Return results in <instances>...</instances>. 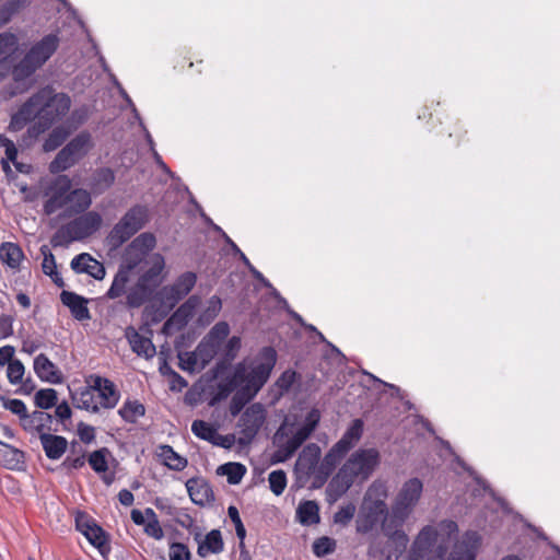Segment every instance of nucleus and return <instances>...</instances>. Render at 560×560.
<instances>
[{
    "mask_svg": "<svg viewBox=\"0 0 560 560\" xmlns=\"http://www.w3.org/2000/svg\"><path fill=\"white\" fill-rule=\"evenodd\" d=\"M84 537L89 540L91 545L98 549V551L104 555L108 552L109 548L107 545V537L105 532L96 524L92 526L85 534Z\"/></svg>",
    "mask_w": 560,
    "mask_h": 560,
    "instance_id": "obj_42",
    "label": "nucleus"
},
{
    "mask_svg": "<svg viewBox=\"0 0 560 560\" xmlns=\"http://www.w3.org/2000/svg\"><path fill=\"white\" fill-rule=\"evenodd\" d=\"M353 482L354 479L348 472L340 469L327 487L328 497L332 501H336L352 486Z\"/></svg>",
    "mask_w": 560,
    "mask_h": 560,
    "instance_id": "obj_32",
    "label": "nucleus"
},
{
    "mask_svg": "<svg viewBox=\"0 0 560 560\" xmlns=\"http://www.w3.org/2000/svg\"><path fill=\"white\" fill-rule=\"evenodd\" d=\"M19 51V38L12 33L0 34V66L14 68L13 62Z\"/></svg>",
    "mask_w": 560,
    "mask_h": 560,
    "instance_id": "obj_25",
    "label": "nucleus"
},
{
    "mask_svg": "<svg viewBox=\"0 0 560 560\" xmlns=\"http://www.w3.org/2000/svg\"><path fill=\"white\" fill-rule=\"evenodd\" d=\"M218 351L219 348H217L215 346H213V343H210L205 339L199 343V346L195 350L203 369L215 357Z\"/></svg>",
    "mask_w": 560,
    "mask_h": 560,
    "instance_id": "obj_49",
    "label": "nucleus"
},
{
    "mask_svg": "<svg viewBox=\"0 0 560 560\" xmlns=\"http://www.w3.org/2000/svg\"><path fill=\"white\" fill-rule=\"evenodd\" d=\"M145 408L137 399H127L118 410V415L126 421L135 423L139 418L144 416Z\"/></svg>",
    "mask_w": 560,
    "mask_h": 560,
    "instance_id": "obj_37",
    "label": "nucleus"
},
{
    "mask_svg": "<svg viewBox=\"0 0 560 560\" xmlns=\"http://www.w3.org/2000/svg\"><path fill=\"white\" fill-rule=\"evenodd\" d=\"M266 421V410L261 404H253L241 416L238 427L237 443L240 445L249 444L257 435L258 431Z\"/></svg>",
    "mask_w": 560,
    "mask_h": 560,
    "instance_id": "obj_13",
    "label": "nucleus"
},
{
    "mask_svg": "<svg viewBox=\"0 0 560 560\" xmlns=\"http://www.w3.org/2000/svg\"><path fill=\"white\" fill-rule=\"evenodd\" d=\"M318 505L314 501L300 503L296 509V518L302 525H314L319 522Z\"/></svg>",
    "mask_w": 560,
    "mask_h": 560,
    "instance_id": "obj_35",
    "label": "nucleus"
},
{
    "mask_svg": "<svg viewBox=\"0 0 560 560\" xmlns=\"http://www.w3.org/2000/svg\"><path fill=\"white\" fill-rule=\"evenodd\" d=\"M24 455L18 448L0 442V462L8 468L14 469L23 463Z\"/></svg>",
    "mask_w": 560,
    "mask_h": 560,
    "instance_id": "obj_38",
    "label": "nucleus"
},
{
    "mask_svg": "<svg viewBox=\"0 0 560 560\" xmlns=\"http://www.w3.org/2000/svg\"><path fill=\"white\" fill-rule=\"evenodd\" d=\"M168 377L170 389L172 392H182L188 385L187 381L174 371L170 372Z\"/></svg>",
    "mask_w": 560,
    "mask_h": 560,
    "instance_id": "obj_63",
    "label": "nucleus"
},
{
    "mask_svg": "<svg viewBox=\"0 0 560 560\" xmlns=\"http://www.w3.org/2000/svg\"><path fill=\"white\" fill-rule=\"evenodd\" d=\"M230 326L226 322L217 323L203 338L220 349L222 341L229 336Z\"/></svg>",
    "mask_w": 560,
    "mask_h": 560,
    "instance_id": "obj_45",
    "label": "nucleus"
},
{
    "mask_svg": "<svg viewBox=\"0 0 560 560\" xmlns=\"http://www.w3.org/2000/svg\"><path fill=\"white\" fill-rule=\"evenodd\" d=\"M197 277L194 272L180 275L172 285L164 287L160 291L161 300L165 306L173 307L185 298L196 284Z\"/></svg>",
    "mask_w": 560,
    "mask_h": 560,
    "instance_id": "obj_16",
    "label": "nucleus"
},
{
    "mask_svg": "<svg viewBox=\"0 0 560 560\" xmlns=\"http://www.w3.org/2000/svg\"><path fill=\"white\" fill-rule=\"evenodd\" d=\"M95 525L96 523L94 522V520H92L88 514L82 512L77 513L75 526L80 533L85 534L92 526Z\"/></svg>",
    "mask_w": 560,
    "mask_h": 560,
    "instance_id": "obj_60",
    "label": "nucleus"
},
{
    "mask_svg": "<svg viewBox=\"0 0 560 560\" xmlns=\"http://www.w3.org/2000/svg\"><path fill=\"white\" fill-rule=\"evenodd\" d=\"M224 548L221 532L212 529L209 532L203 540L199 544L197 553L201 558L208 557L210 553H220Z\"/></svg>",
    "mask_w": 560,
    "mask_h": 560,
    "instance_id": "obj_31",
    "label": "nucleus"
},
{
    "mask_svg": "<svg viewBox=\"0 0 560 560\" xmlns=\"http://www.w3.org/2000/svg\"><path fill=\"white\" fill-rule=\"evenodd\" d=\"M72 188V182L67 175H59L45 187L44 211L50 215L61 210L65 213L68 190Z\"/></svg>",
    "mask_w": 560,
    "mask_h": 560,
    "instance_id": "obj_14",
    "label": "nucleus"
},
{
    "mask_svg": "<svg viewBox=\"0 0 560 560\" xmlns=\"http://www.w3.org/2000/svg\"><path fill=\"white\" fill-rule=\"evenodd\" d=\"M388 487L384 481H374L368 489L357 518V532L366 534L371 532L385 516L390 513L387 509L386 499Z\"/></svg>",
    "mask_w": 560,
    "mask_h": 560,
    "instance_id": "obj_7",
    "label": "nucleus"
},
{
    "mask_svg": "<svg viewBox=\"0 0 560 560\" xmlns=\"http://www.w3.org/2000/svg\"><path fill=\"white\" fill-rule=\"evenodd\" d=\"M241 349V338L233 336L228 340L223 349V357L226 361H232Z\"/></svg>",
    "mask_w": 560,
    "mask_h": 560,
    "instance_id": "obj_58",
    "label": "nucleus"
},
{
    "mask_svg": "<svg viewBox=\"0 0 560 560\" xmlns=\"http://www.w3.org/2000/svg\"><path fill=\"white\" fill-rule=\"evenodd\" d=\"M276 361L275 349L265 347L255 359L244 360L235 366L231 380L219 384L214 399H223L236 390L230 404V412L232 416L238 415L268 381Z\"/></svg>",
    "mask_w": 560,
    "mask_h": 560,
    "instance_id": "obj_3",
    "label": "nucleus"
},
{
    "mask_svg": "<svg viewBox=\"0 0 560 560\" xmlns=\"http://www.w3.org/2000/svg\"><path fill=\"white\" fill-rule=\"evenodd\" d=\"M58 45L59 38L56 34L46 35L36 42L24 58L14 66L13 78L19 81L33 74L52 56Z\"/></svg>",
    "mask_w": 560,
    "mask_h": 560,
    "instance_id": "obj_9",
    "label": "nucleus"
},
{
    "mask_svg": "<svg viewBox=\"0 0 560 560\" xmlns=\"http://www.w3.org/2000/svg\"><path fill=\"white\" fill-rule=\"evenodd\" d=\"M247 469L241 463H226L217 468V474L225 476L230 485H238L244 478Z\"/></svg>",
    "mask_w": 560,
    "mask_h": 560,
    "instance_id": "obj_36",
    "label": "nucleus"
},
{
    "mask_svg": "<svg viewBox=\"0 0 560 560\" xmlns=\"http://www.w3.org/2000/svg\"><path fill=\"white\" fill-rule=\"evenodd\" d=\"M159 459L172 470L180 471L187 466V459L176 453L170 445H160L156 450Z\"/></svg>",
    "mask_w": 560,
    "mask_h": 560,
    "instance_id": "obj_30",
    "label": "nucleus"
},
{
    "mask_svg": "<svg viewBox=\"0 0 560 560\" xmlns=\"http://www.w3.org/2000/svg\"><path fill=\"white\" fill-rule=\"evenodd\" d=\"M131 270L128 268L120 266L118 271L116 272L112 285L106 292V298L109 300H116L119 298H126V304L128 305V294L132 289L130 285L131 279Z\"/></svg>",
    "mask_w": 560,
    "mask_h": 560,
    "instance_id": "obj_20",
    "label": "nucleus"
},
{
    "mask_svg": "<svg viewBox=\"0 0 560 560\" xmlns=\"http://www.w3.org/2000/svg\"><path fill=\"white\" fill-rule=\"evenodd\" d=\"M78 435L83 443H91L95 439V428L84 422H80L78 424Z\"/></svg>",
    "mask_w": 560,
    "mask_h": 560,
    "instance_id": "obj_61",
    "label": "nucleus"
},
{
    "mask_svg": "<svg viewBox=\"0 0 560 560\" xmlns=\"http://www.w3.org/2000/svg\"><path fill=\"white\" fill-rule=\"evenodd\" d=\"M179 368L186 372L194 373L203 370L195 351L180 352L178 354Z\"/></svg>",
    "mask_w": 560,
    "mask_h": 560,
    "instance_id": "obj_47",
    "label": "nucleus"
},
{
    "mask_svg": "<svg viewBox=\"0 0 560 560\" xmlns=\"http://www.w3.org/2000/svg\"><path fill=\"white\" fill-rule=\"evenodd\" d=\"M269 488L275 495H281L287 487V475L282 469L272 470L268 476Z\"/></svg>",
    "mask_w": 560,
    "mask_h": 560,
    "instance_id": "obj_48",
    "label": "nucleus"
},
{
    "mask_svg": "<svg viewBox=\"0 0 560 560\" xmlns=\"http://www.w3.org/2000/svg\"><path fill=\"white\" fill-rule=\"evenodd\" d=\"M190 551L187 546L180 542H173L170 546V560H190Z\"/></svg>",
    "mask_w": 560,
    "mask_h": 560,
    "instance_id": "obj_57",
    "label": "nucleus"
},
{
    "mask_svg": "<svg viewBox=\"0 0 560 560\" xmlns=\"http://www.w3.org/2000/svg\"><path fill=\"white\" fill-rule=\"evenodd\" d=\"M60 299L63 305H66L72 316L77 320H88L91 318L90 311L88 308V300L77 293L62 291L60 294Z\"/></svg>",
    "mask_w": 560,
    "mask_h": 560,
    "instance_id": "obj_22",
    "label": "nucleus"
},
{
    "mask_svg": "<svg viewBox=\"0 0 560 560\" xmlns=\"http://www.w3.org/2000/svg\"><path fill=\"white\" fill-rule=\"evenodd\" d=\"M34 371L42 381L50 384H60L62 382L60 370L43 353L35 358Z\"/></svg>",
    "mask_w": 560,
    "mask_h": 560,
    "instance_id": "obj_23",
    "label": "nucleus"
},
{
    "mask_svg": "<svg viewBox=\"0 0 560 560\" xmlns=\"http://www.w3.org/2000/svg\"><path fill=\"white\" fill-rule=\"evenodd\" d=\"M102 224V217L95 211L86 212L62 226L51 240L54 246H62L83 240L95 233Z\"/></svg>",
    "mask_w": 560,
    "mask_h": 560,
    "instance_id": "obj_10",
    "label": "nucleus"
},
{
    "mask_svg": "<svg viewBox=\"0 0 560 560\" xmlns=\"http://www.w3.org/2000/svg\"><path fill=\"white\" fill-rule=\"evenodd\" d=\"M52 418L49 413L45 411H34L23 418L22 425L31 433H38L40 438L43 434H48Z\"/></svg>",
    "mask_w": 560,
    "mask_h": 560,
    "instance_id": "obj_26",
    "label": "nucleus"
},
{
    "mask_svg": "<svg viewBox=\"0 0 560 560\" xmlns=\"http://www.w3.org/2000/svg\"><path fill=\"white\" fill-rule=\"evenodd\" d=\"M199 303L197 296L189 298L171 317L170 322L175 324H186L192 317L195 308Z\"/></svg>",
    "mask_w": 560,
    "mask_h": 560,
    "instance_id": "obj_40",
    "label": "nucleus"
},
{
    "mask_svg": "<svg viewBox=\"0 0 560 560\" xmlns=\"http://www.w3.org/2000/svg\"><path fill=\"white\" fill-rule=\"evenodd\" d=\"M34 96H42L34 103L37 109V122L32 128L34 135H38L69 112L71 100L65 93H55L49 86L42 89Z\"/></svg>",
    "mask_w": 560,
    "mask_h": 560,
    "instance_id": "obj_8",
    "label": "nucleus"
},
{
    "mask_svg": "<svg viewBox=\"0 0 560 560\" xmlns=\"http://www.w3.org/2000/svg\"><path fill=\"white\" fill-rule=\"evenodd\" d=\"M355 506L352 503H349L345 506H341L339 511L334 516V522L339 525H347L354 516Z\"/></svg>",
    "mask_w": 560,
    "mask_h": 560,
    "instance_id": "obj_56",
    "label": "nucleus"
},
{
    "mask_svg": "<svg viewBox=\"0 0 560 560\" xmlns=\"http://www.w3.org/2000/svg\"><path fill=\"white\" fill-rule=\"evenodd\" d=\"M186 488L191 501L198 505L210 503L213 499L211 488L203 479H188Z\"/></svg>",
    "mask_w": 560,
    "mask_h": 560,
    "instance_id": "obj_27",
    "label": "nucleus"
},
{
    "mask_svg": "<svg viewBox=\"0 0 560 560\" xmlns=\"http://www.w3.org/2000/svg\"><path fill=\"white\" fill-rule=\"evenodd\" d=\"M363 433V421L355 419L343 433L342 438L336 443L338 447L349 452L361 439Z\"/></svg>",
    "mask_w": 560,
    "mask_h": 560,
    "instance_id": "obj_33",
    "label": "nucleus"
},
{
    "mask_svg": "<svg viewBox=\"0 0 560 560\" xmlns=\"http://www.w3.org/2000/svg\"><path fill=\"white\" fill-rule=\"evenodd\" d=\"M457 530V524L451 520L424 526L411 546L408 560H422L427 556L428 560H443L446 547ZM480 544V535L469 530L454 544L446 560H474Z\"/></svg>",
    "mask_w": 560,
    "mask_h": 560,
    "instance_id": "obj_2",
    "label": "nucleus"
},
{
    "mask_svg": "<svg viewBox=\"0 0 560 560\" xmlns=\"http://www.w3.org/2000/svg\"><path fill=\"white\" fill-rule=\"evenodd\" d=\"M13 335V316L10 314L0 315V336L7 338Z\"/></svg>",
    "mask_w": 560,
    "mask_h": 560,
    "instance_id": "obj_62",
    "label": "nucleus"
},
{
    "mask_svg": "<svg viewBox=\"0 0 560 560\" xmlns=\"http://www.w3.org/2000/svg\"><path fill=\"white\" fill-rule=\"evenodd\" d=\"M107 454L106 448L94 451L89 456V464L96 472H105L107 470Z\"/></svg>",
    "mask_w": 560,
    "mask_h": 560,
    "instance_id": "obj_51",
    "label": "nucleus"
},
{
    "mask_svg": "<svg viewBox=\"0 0 560 560\" xmlns=\"http://www.w3.org/2000/svg\"><path fill=\"white\" fill-rule=\"evenodd\" d=\"M70 132L71 128H67L66 126L56 127L55 129H52L48 138L45 140L43 145L44 150L46 152L56 150L65 142Z\"/></svg>",
    "mask_w": 560,
    "mask_h": 560,
    "instance_id": "obj_41",
    "label": "nucleus"
},
{
    "mask_svg": "<svg viewBox=\"0 0 560 560\" xmlns=\"http://www.w3.org/2000/svg\"><path fill=\"white\" fill-rule=\"evenodd\" d=\"M347 453L348 452L338 447L336 444L329 450L319 466V470L324 475V478H327L330 475Z\"/></svg>",
    "mask_w": 560,
    "mask_h": 560,
    "instance_id": "obj_39",
    "label": "nucleus"
},
{
    "mask_svg": "<svg viewBox=\"0 0 560 560\" xmlns=\"http://www.w3.org/2000/svg\"><path fill=\"white\" fill-rule=\"evenodd\" d=\"M191 432L199 439L210 442L212 444L218 430L217 428L203 420H195L191 423Z\"/></svg>",
    "mask_w": 560,
    "mask_h": 560,
    "instance_id": "obj_43",
    "label": "nucleus"
},
{
    "mask_svg": "<svg viewBox=\"0 0 560 560\" xmlns=\"http://www.w3.org/2000/svg\"><path fill=\"white\" fill-rule=\"evenodd\" d=\"M23 257V252L16 244L8 242L0 245V260L8 267L19 268Z\"/></svg>",
    "mask_w": 560,
    "mask_h": 560,
    "instance_id": "obj_34",
    "label": "nucleus"
},
{
    "mask_svg": "<svg viewBox=\"0 0 560 560\" xmlns=\"http://www.w3.org/2000/svg\"><path fill=\"white\" fill-rule=\"evenodd\" d=\"M378 457L375 448L359 450L349 457L341 469L353 479H366L378 464Z\"/></svg>",
    "mask_w": 560,
    "mask_h": 560,
    "instance_id": "obj_15",
    "label": "nucleus"
},
{
    "mask_svg": "<svg viewBox=\"0 0 560 560\" xmlns=\"http://www.w3.org/2000/svg\"><path fill=\"white\" fill-rule=\"evenodd\" d=\"M235 442H236V438L234 434L222 435V434L217 433L212 444L215 446H220V447L229 450V448L233 447Z\"/></svg>",
    "mask_w": 560,
    "mask_h": 560,
    "instance_id": "obj_64",
    "label": "nucleus"
},
{
    "mask_svg": "<svg viewBox=\"0 0 560 560\" xmlns=\"http://www.w3.org/2000/svg\"><path fill=\"white\" fill-rule=\"evenodd\" d=\"M3 406L12 413L18 415L21 418V422L23 421V418L26 417L27 415L26 406L20 399H3Z\"/></svg>",
    "mask_w": 560,
    "mask_h": 560,
    "instance_id": "obj_59",
    "label": "nucleus"
},
{
    "mask_svg": "<svg viewBox=\"0 0 560 560\" xmlns=\"http://www.w3.org/2000/svg\"><path fill=\"white\" fill-rule=\"evenodd\" d=\"M42 268L44 273L51 277L55 283H57L58 285H62V280L56 271V261L52 254L44 256Z\"/></svg>",
    "mask_w": 560,
    "mask_h": 560,
    "instance_id": "obj_54",
    "label": "nucleus"
},
{
    "mask_svg": "<svg viewBox=\"0 0 560 560\" xmlns=\"http://www.w3.org/2000/svg\"><path fill=\"white\" fill-rule=\"evenodd\" d=\"M320 458V448L318 445L312 443L306 445L295 464V469L299 474L311 476L315 474L318 462Z\"/></svg>",
    "mask_w": 560,
    "mask_h": 560,
    "instance_id": "obj_21",
    "label": "nucleus"
},
{
    "mask_svg": "<svg viewBox=\"0 0 560 560\" xmlns=\"http://www.w3.org/2000/svg\"><path fill=\"white\" fill-rule=\"evenodd\" d=\"M42 96H32L22 107L12 116L10 121V130H21L31 119L37 118V109L34 103Z\"/></svg>",
    "mask_w": 560,
    "mask_h": 560,
    "instance_id": "obj_28",
    "label": "nucleus"
},
{
    "mask_svg": "<svg viewBox=\"0 0 560 560\" xmlns=\"http://www.w3.org/2000/svg\"><path fill=\"white\" fill-rule=\"evenodd\" d=\"M95 186L100 189H106L115 182V174L109 168H101L95 174Z\"/></svg>",
    "mask_w": 560,
    "mask_h": 560,
    "instance_id": "obj_55",
    "label": "nucleus"
},
{
    "mask_svg": "<svg viewBox=\"0 0 560 560\" xmlns=\"http://www.w3.org/2000/svg\"><path fill=\"white\" fill-rule=\"evenodd\" d=\"M92 198L88 190L82 188H70L68 190L65 213H61V217L70 218L72 215L83 213L85 210L90 208Z\"/></svg>",
    "mask_w": 560,
    "mask_h": 560,
    "instance_id": "obj_18",
    "label": "nucleus"
},
{
    "mask_svg": "<svg viewBox=\"0 0 560 560\" xmlns=\"http://www.w3.org/2000/svg\"><path fill=\"white\" fill-rule=\"evenodd\" d=\"M131 520L135 524L143 526V530L148 536L156 540H161L164 537L159 518L152 509L147 508L144 511L132 510Z\"/></svg>",
    "mask_w": 560,
    "mask_h": 560,
    "instance_id": "obj_17",
    "label": "nucleus"
},
{
    "mask_svg": "<svg viewBox=\"0 0 560 560\" xmlns=\"http://www.w3.org/2000/svg\"><path fill=\"white\" fill-rule=\"evenodd\" d=\"M155 246V236L144 232L133 238L125 249L121 266L141 272L128 294V307L143 305L165 279V258L160 253H153Z\"/></svg>",
    "mask_w": 560,
    "mask_h": 560,
    "instance_id": "obj_1",
    "label": "nucleus"
},
{
    "mask_svg": "<svg viewBox=\"0 0 560 560\" xmlns=\"http://www.w3.org/2000/svg\"><path fill=\"white\" fill-rule=\"evenodd\" d=\"M319 419L320 415L317 409L310 410L301 423H291L290 419L285 418L276 433V441L279 444L278 460L284 462L290 458L315 430Z\"/></svg>",
    "mask_w": 560,
    "mask_h": 560,
    "instance_id": "obj_6",
    "label": "nucleus"
},
{
    "mask_svg": "<svg viewBox=\"0 0 560 560\" xmlns=\"http://www.w3.org/2000/svg\"><path fill=\"white\" fill-rule=\"evenodd\" d=\"M71 268L77 273H88L96 280L104 279L106 271L103 264L94 259L90 254L82 253L71 260Z\"/></svg>",
    "mask_w": 560,
    "mask_h": 560,
    "instance_id": "obj_19",
    "label": "nucleus"
},
{
    "mask_svg": "<svg viewBox=\"0 0 560 560\" xmlns=\"http://www.w3.org/2000/svg\"><path fill=\"white\" fill-rule=\"evenodd\" d=\"M0 144L2 147H4V149H5V159L4 160L11 161L15 165V167L19 172H21V173L26 172L27 166L22 163H19L16 161L18 149H16L14 142L8 138L0 137Z\"/></svg>",
    "mask_w": 560,
    "mask_h": 560,
    "instance_id": "obj_50",
    "label": "nucleus"
},
{
    "mask_svg": "<svg viewBox=\"0 0 560 560\" xmlns=\"http://www.w3.org/2000/svg\"><path fill=\"white\" fill-rule=\"evenodd\" d=\"M25 368L20 360L10 362L7 369V377L12 385L21 384L23 381Z\"/></svg>",
    "mask_w": 560,
    "mask_h": 560,
    "instance_id": "obj_52",
    "label": "nucleus"
},
{
    "mask_svg": "<svg viewBox=\"0 0 560 560\" xmlns=\"http://www.w3.org/2000/svg\"><path fill=\"white\" fill-rule=\"evenodd\" d=\"M125 335L132 351L138 355L145 359H151L155 355V347L150 338L140 335L133 327H128Z\"/></svg>",
    "mask_w": 560,
    "mask_h": 560,
    "instance_id": "obj_24",
    "label": "nucleus"
},
{
    "mask_svg": "<svg viewBox=\"0 0 560 560\" xmlns=\"http://www.w3.org/2000/svg\"><path fill=\"white\" fill-rule=\"evenodd\" d=\"M86 386L71 394L73 405L90 413L113 409L120 399V392L108 378L92 374L85 380Z\"/></svg>",
    "mask_w": 560,
    "mask_h": 560,
    "instance_id": "obj_5",
    "label": "nucleus"
},
{
    "mask_svg": "<svg viewBox=\"0 0 560 560\" xmlns=\"http://www.w3.org/2000/svg\"><path fill=\"white\" fill-rule=\"evenodd\" d=\"M149 220V209L137 205L129 209L110 232V240L120 245L141 230Z\"/></svg>",
    "mask_w": 560,
    "mask_h": 560,
    "instance_id": "obj_12",
    "label": "nucleus"
},
{
    "mask_svg": "<svg viewBox=\"0 0 560 560\" xmlns=\"http://www.w3.org/2000/svg\"><path fill=\"white\" fill-rule=\"evenodd\" d=\"M222 308L221 299L217 295L211 296L207 302V307L199 316V322L202 325L210 324L220 313Z\"/></svg>",
    "mask_w": 560,
    "mask_h": 560,
    "instance_id": "obj_44",
    "label": "nucleus"
},
{
    "mask_svg": "<svg viewBox=\"0 0 560 560\" xmlns=\"http://www.w3.org/2000/svg\"><path fill=\"white\" fill-rule=\"evenodd\" d=\"M40 442L45 454L50 459H59L66 452L68 442L65 438L52 434H43Z\"/></svg>",
    "mask_w": 560,
    "mask_h": 560,
    "instance_id": "obj_29",
    "label": "nucleus"
},
{
    "mask_svg": "<svg viewBox=\"0 0 560 560\" xmlns=\"http://www.w3.org/2000/svg\"><path fill=\"white\" fill-rule=\"evenodd\" d=\"M336 548V542L329 537H320L313 542V552L317 557H324L331 553Z\"/></svg>",
    "mask_w": 560,
    "mask_h": 560,
    "instance_id": "obj_53",
    "label": "nucleus"
},
{
    "mask_svg": "<svg viewBox=\"0 0 560 560\" xmlns=\"http://www.w3.org/2000/svg\"><path fill=\"white\" fill-rule=\"evenodd\" d=\"M423 494V482L417 477L407 479L399 488L394 498L390 513L385 516L382 526L383 533L389 537L395 544L394 555L388 553L386 557L397 559L406 549L408 536L401 530L402 525L415 512Z\"/></svg>",
    "mask_w": 560,
    "mask_h": 560,
    "instance_id": "obj_4",
    "label": "nucleus"
},
{
    "mask_svg": "<svg viewBox=\"0 0 560 560\" xmlns=\"http://www.w3.org/2000/svg\"><path fill=\"white\" fill-rule=\"evenodd\" d=\"M93 148L92 136L82 131L63 147L49 165L51 173H59L73 166Z\"/></svg>",
    "mask_w": 560,
    "mask_h": 560,
    "instance_id": "obj_11",
    "label": "nucleus"
},
{
    "mask_svg": "<svg viewBox=\"0 0 560 560\" xmlns=\"http://www.w3.org/2000/svg\"><path fill=\"white\" fill-rule=\"evenodd\" d=\"M35 404L40 409H49L57 405L58 395L54 388L39 389L35 394Z\"/></svg>",
    "mask_w": 560,
    "mask_h": 560,
    "instance_id": "obj_46",
    "label": "nucleus"
}]
</instances>
